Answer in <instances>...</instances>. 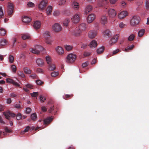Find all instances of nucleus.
<instances>
[{"label":"nucleus","instance_id":"obj_1","mask_svg":"<svg viewBox=\"0 0 149 149\" xmlns=\"http://www.w3.org/2000/svg\"><path fill=\"white\" fill-rule=\"evenodd\" d=\"M86 24H81L79 26L77 30L72 32V34L75 36H79L80 33L86 29Z\"/></svg>","mask_w":149,"mask_h":149},{"label":"nucleus","instance_id":"obj_2","mask_svg":"<svg viewBox=\"0 0 149 149\" xmlns=\"http://www.w3.org/2000/svg\"><path fill=\"white\" fill-rule=\"evenodd\" d=\"M140 21V18L137 15L133 16L130 22V25L132 26H135L137 25Z\"/></svg>","mask_w":149,"mask_h":149},{"label":"nucleus","instance_id":"obj_3","mask_svg":"<svg viewBox=\"0 0 149 149\" xmlns=\"http://www.w3.org/2000/svg\"><path fill=\"white\" fill-rule=\"evenodd\" d=\"M76 58L77 56L75 54L72 53L70 54L66 57V61L68 63H73L75 61Z\"/></svg>","mask_w":149,"mask_h":149},{"label":"nucleus","instance_id":"obj_4","mask_svg":"<svg viewBox=\"0 0 149 149\" xmlns=\"http://www.w3.org/2000/svg\"><path fill=\"white\" fill-rule=\"evenodd\" d=\"M43 49L42 47L40 45H37L35 46L33 48H30V51L32 53L38 54L40 53V52Z\"/></svg>","mask_w":149,"mask_h":149},{"label":"nucleus","instance_id":"obj_5","mask_svg":"<svg viewBox=\"0 0 149 149\" xmlns=\"http://www.w3.org/2000/svg\"><path fill=\"white\" fill-rule=\"evenodd\" d=\"M108 3L107 0H97L96 4L94 7L96 8H98L102 7L103 5H107Z\"/></svg>","mask_w":149,"mask_h":149},{"label":"nucleus","instance_id":"obj_6","mask_svg":"<svg viewBox=\"0 0 149 149\" xmlns=\"http://www.w3.org/2000/svg\"><path fill=\"white\" fill-rule=\"evenodd\" d=\"M48 3L47 0H42L38 4V8L40 10H43L45 9Z\"/></svg>","mask_w":149,"mask_h":149},{"label":"nucleus","instance_id":"obj_7","mask_svg":"<svg viewBox=\"0 0 149 149\" xmlns=\"http://www.w3.org/2000/svg\"><path fill=\"white\" fill-rule=\"evenodd\" d=\"M72 22L74 24L78 23L80 20V14L77 13L74 14L71 18Z\"/></svg>","mask_w":149,"mask_h":149},{"label":"nucleus","instance_id":"obj_8","mask_svg":"<svg viewBox=\"0 0 149 149\" xmlns=\"http://www.w3.org/2000/svg\"><path fill=\"white\" fill-rule=\"evenodd\" d=\"M52 30L55 32H58L61 31L62 28L61 25L58 23H56L52 26Z\"/></svg>","mask_w":149,"mask_h":149},{"label":"nucleus","instance_id":"obj_9","mask_svg":"<svg viewBox=\"0 0 149 149\" xmlns=\"http://www.w3.org/2000/svg\"><path fill=\"white\" fill-rule=\"evenodd\" d=\"M116 14V11L113 8H109L108 10V14L110 18H113L115 17Z\"/></svg>","mask_w":149,"mask_h":149},{"label":"nucleus","instance_id":"obj_10","mask_svg":"<svg viewBox=\"0 0 149 149\" xmlns=\"http://www.w3.org/2000/svg\"><path fill=\"white\" fill-rule=\"evenodd\" d=\"M14 9V7L12 3H8L7 7L8 14V15H11Z\"/></svg>","mask_w":149,"mask_h":149},{"label":"nucleus","instance_id":"obj_11","mask_svg":"<svg viewBox=\"0 0 149 149\" xmlns=\"http://www.w3.org/2000/svg\"><path fill=\"white\" fill-rule=\"evenodd\" d=\"M128 15V12L127 11H122L118 14V18L120 19H122Z\"/></svg>","mask_w":149,"mask_h":149},{"label":"nucleus","instance_id":"obj_12","mask_svg":"<svg viewBox=\"0 0 149 149\" xmlns=\"http://www.w3.org/2000/svg\"><path fill=\"white\" fill-rule=\"evenodd\" d=\"M96 17L95 15L94 14L91 13L87 17V21L88 23H90L92 22L95 19Z\"/></svg>","mask_w":149,"mask_h":149},{"label":"nucleus","instance_id":"obj_13","mask_svg":"<svg viewBox=\"0 0 149 149\" xmlns=\"http://www.w3.org/2000/svg\"><path fill=\"white\" fill-rule=\"evenodd\" d=\"M3 113L6 118L8 120L10 119V117H14L15 116V114L11 113L9 111L6 112H4Z\"/></svg>","mask_w":149,"mask_h":149},{"label":"nucleus","instance_id":"obj_14","mask_svg":"<svg viewBox=\"0 0 149 149\" xmlns=\"http://www.w3.org/2000/svg\"><path fill=\"white\" fill-rule=\"evenodd\" d=\"M97 31L93 30L90 31L88 33V37L91 39L94 38L97 35Z\"/></svg>","mask_w":149,"mask_h":149},{"label":"nucleus","instance_id":"obj_15","mask_svg":"<svg viewBox=\"0 0 149 149\" xmlns=\"http://www.w3.org/2000/svg\"><path fill=\"white\" fill-rule=\"evenodd\" d=\"M108 21L107 16L106 15H103L102 16L100 19V22L103 24L104 25L107 23Z\"/></svg>","mask_w":149,"mask_h":149},{"label":"nucleus","instance_id":"obj_16","mask_svg":"<svg viewBox=\"0 0 149 149\" xmlns=\"http://www.w3.org/2000/svg\"><path fill=\"white\" fill-rule=\"evenodd\" d=\"M36 62L37 65L39 67H42L44 65V62L43 60L41 58H37Z\"/></svg>","mask_w":149,"mask_h":149},{"label":"nucleus","instance_id":"obj_17","mask_svg":"<svg viewBox=\"0 0 149 149\" xmlns=\"http://www.w3.org/2000/svg\"><path fill=\"white\" fill-rule=\"evenodd\" d=\"M71 6L75 10H78L79 8V3L76 1H74L72 2Z\"/></svg>","mask_w":149,"mask_h":149},{"label":"nucleus","instance_id":"obj_18","mask_svg":"<svg viewBox=\"0 0 149 149\" xmlns=\"http://www.w3.org/2000/svg\"><path fill=\"white\" fill-rule=\"evenodd\" d=\"M55 50L57 54L61 55L63 54L64 53V51L63 48L61 47L58 46L55 49Z\"/></svg>","mask_w":149,"mask_h":149},{"label":"nucleus","instance_id":"obj_19","mask_svg":"<svg viewBox=\"0 0 149 149\" xmlns=\"http://www.w3.org/2000/svg\"><path fill=\"white\" fill-rule=\"evenodd\" d=\"M31 19L27 16H24L22 17V21L24 23L26 24H28L30 22Z\"/></svg>","mask_w":149,"mask_h":149},{"label":"nucleus","instance_id":"obj_20","mask_svg":"<svg viewBox=\"0 0 149 149\" xmlns=\"http://www.w3.org/2000/svg\"><path fill=\"white\" fill-rule=\"evenodd\" d=\"M41 25V22L40 21H36L34 23L33 26L35 29H37L40 27Z\"/></svg>","mask_w":149,"mask_h":149},{"label":"nucleus","instance_id":"obj_21","mask_svg":"<svg viewBox=\"0 0 149 149\" xmlns=\"http://www.w3.org/2000/svg\"><path fill=\"white\" fill-rule=\"evenodd\" d=\"M118 34H116L111 39L109 42L110 44H113L115 43L118 40Z\"/></svg>","mask_w":149,"mask_h":149},{"label":"nucleus","instance_id":"obj_22","mask_svg":"<svg viewBox=\"0 0 149 149\" xmlns=\"http://www.w3.org/2000/svg\"><path fill=\"white\" fill-rule=\"evenodd\" d=\"M104 35L105 37L108 38L111 36V33L109 30L107 29L104 31Z\"/></svg>","mask_w":149,"mask_h":149},{"label":"nucleus","instance_id":"obj_23","mask_svg":"<svg viewBox=\"0 0 149 149\" xmlns=\"http://www.w3.org/2000/svg\"><path fill=\"white\" fill-rule=\"evenodd\" d=\"M97 45V43L96 40H93L89 44V46L90 48H93L96 47Z\"/></svg>","mask_w":149,"mask_h":149},{"label":"nucleus","instance_id":"obj_24","mask_svg":"<svg viewBox=\"0 0 149 149\" xmlns=\"http://www.w3.org/2000/svg\"><path fill=\"white\" fill-rule=\"evenodd\" d=\"M42 36L44 39L51 37L50 34V33L48 31H45L42 33Z\"/></svg>","mask_w":149,"mask_h":149},{"label":"nucleus","instance_id":"obj_25","mask_svg":"<svg viewBox=\"0 0 149 149\" xmlns=\"http://www.w3.org/2000/svg\"><path fill=\"white\" fill-rule=\"evenodd\" d=\"M52 7L51 6H48L46 10V13L47 15H50L52 13Z\"/></svg>","mask_w":149,"mask_h":149},{"label":"nucleus","instance_id":"obj_26","mask_svg":"<svg viewBox=\"0 0 149 149\" xmlns=\"http://www.w3.org/2000/svg\"><path fill=\"white\" fill-rule=\"evenodd\" d=\"M93 9V7L91 5H88L86 7L85 9V13L87 14L89 12L91 11Z\"/></svg>","mask_w":149,"mask_h":149},{"label":"nucleus","instance_id":"obj_27","mask_svg":"<svg viewBox=\"0 0 149 149\" xmlns=\"http://www.w3.org/2000/svg\"><path fill=\"white\" fill-rule=\"evenodd\" d=\"M127 6L126 2L124 0H122L120 2V6L122 8H125Z\"/></svg>","mask_w":149,"mask_h":149},{"label":"nucleus","instance_id":"obj_28","mask_svg":"<svg viewBox=\"0 0 149 149\" xmlns=\"http://www.w3.org/2000/svg\"><path fill=\"white\" fill-rule=\"evenodd\" d=\"M53 118L52 116L46 118L44 120V122L45 124H49L52 121Z\"/></svg>","mask_w":149,"mask_h":149},{"label":"nucleus","instance_id":"obj_29","mask_svg":"<svg viewBox=\"0 0 149 149\" xmlns=\"http://www.w3.org/2000/svg\"><path fill=\"white\" fill-rule=\"evenodd\" d=\"M56 67L55 65L52 63L48 64V69L50 70H55Z\"/></svg>","mask_w":149,"mask_h":149},{"label":"nucleus","instance_id":"obj_30","mask_svg":"<svg viewBox=\"0 0 149 149\" xmlns=\"http://www.w3.org/2000/svg\"><path fill=\"white\" fill-rule=\"evenodd\" d=\"M45 41L47 44L51 45L53 42V40L51 39V37H49L45 39Z\"/></svg>","mask_w":149,"mask_h":149},{"label":"nucleus","instance_id":"obj_31","mask_svg":"<svg viewBox=\"0 0 149 149\" xmlns=\"http://www.w3.org/2000/svg\"><path fill=\"white\" fill-rule=\"evenodd\" d=\"M8 43V42L7 40L4 39H3L0 40V46H5Z\"/></svg>","mask_w":149,"mask_h":149},{"label":"nucleus","instance_id":"obj_32","mask_svg":"<svg viewBox=\"0 0 149 149\" xmlns=\"http://www.w3.org/2000/svg\"><path fill=\"white\" fill-rule=\"evenodd\" d=\"M24 72L27 74H30L31 72V70L28 67H25L23 68Z\"/></svg>","mask_w":149,"mask_h":149},{"label":"nucleus","instance_id":"obj_33","mask_svg":"<svg viewBox=\"0 0 149 149\" xmlns=\"http://www.w3.org/2000/svg\"><path fill=\"white\" fill-rule=\"evenodd\" d=\"M21 38L23 40H25L30 38V36L28 33H25L22 35Z\"/></svg>","mask_w":149,"mask_h":149},{"label":"nucleus","instance_id":"obj_34","mask_svg":"<svg viewBox=\"0 0 149 149\" xmlns=\"http://www.w3.org/2000/svg\"><path fill=\"white\" fill-rule=\"evenodd\" d=\"M6 31L5 29L3 28L0 29V36H4L6 34Z\"/></svg>","mask_w":149,"mask_h":149},{"label":"nucleus","instance_id":"obj_35","mask_svg":"<svg viewBox=\"0 0 149 149\" xmlns=\"http://www.w3.org/2000/svg\"><path fill=\"white\" fill-rule=\"evenodd\" d=\"M8 61L10 63H12L14 61V57L13 55H10L8 58Z\"/></svg>","mask_w":149,"mask_h":149},{"label":"nucleus","instance_id":"obj_36","mask_svg":"<svg viewBox=\"0 0 149 149\" xmlns=\"http://www.w3.org/2000/svg\"><path fill=\"white\" fill-rule=\"evenodd\" d=\"M64 47L66 50L70 51L72 49L73 47L72 45H64Z\"/></svg>","mask_w":149,"mask_h":149},{"label":"nucleus","instance_id":"obj_37","mask_svg":"<svg viewBox=\"0 0 149 149\" xmlns=\"http://www.w3.org/2000/svg\"><path fill=\"white\" fill-rule=\"evenodd\" d=\"M145 32L144 29H142L140 30L138 32V35L139 37H141L144 34Z\"/></svg>","mask_w":149,"mask_h":149},{"label":"nucleus","instance_id":"obj_38","mask_svg":"<svg viewBox=\"0 0 149 149\" xmlns=\"http://www.w3.org/2000/svg\"><path fill=\"white\" fill-rule=\"evenodd\" d=\"M104 50V47H101L98 48L97 50V52L98 54H100L102 53Z\"/></svg>","mask_w":149,"mask_h":149},{"label":"nucleus","instance_id":"obj_39","mask_svg":"<svg viewBox=\"0 0 149 149\" xmlns=\"http://www.w3.org/2000/svg\"><path fill=\"white\" fill-rule=\"evenodd\" d=\"M18 76H20L22 78H24L25 77V76L24 73L22 71H19L17 72V73Z\"/></svg>","mask_w":149,"mask_h":149},{"label":"nucleus","instance_id":"obj_40","mask_svg":"<svg viewBox=\"0 0 149 149\" xmlns=\"http://www.w3.org/2000/svg\"><path fill=\"white\" fill-rule=\"evenodd\" d=\"M46 60L47 63L48 64L52 63V59L50 56H47L46 57Z\"/></svg>","mask_w":149,"mask_h":149},{"label":"nucleus","instance_id":"obj_41","mask_svg":"<svg viewBox=\"0 0 149 149\" xmlns=\"http://www.w3.org/2000/svg\"><path fill=\"white\" fill-rule=\"evenodd\" d=\"M3 8L2 6H0V18H2L4 16Z\"/></svg>","mask_w":149,"mask_h":149},{"label":"nucleus","instance_id":"obj_42","mask_svg":"<svg viewBox=\"0 0 149 149\" xmlns=\"http://www.w3.org/2000/svg\"><path fill=\"white\" fill-rule=\"evenodd\" d=\"M145 7L147 10H149V0H145Z\"/></svg>","mask_w":149,"mask_h":149},{"label":"nucleus","instance_id":"obj_43","mask_svg":"<svg viewBox=\"0 0 149 149\" xmlns=\"http://www.w3.org/2000/svg\"><path fill=\"white\" fill-rule=\"evenodd\" d=\"M29 129L30 127L29 126H26L23 131H22L21 132V134L22 135L23 134L25 133L28 132Z\"/></svg>","mask_w":149,"mask_h":149},{"label":"nucleus","instance_id":"obj_44","mask_svg":"<svg viewBox=\"0 0 149 149\" xmlns=\"http://www.w3.org/2000/svg\"><path fill=\"white\" fill-rule=\"evenodd\" d=\"M11 68L12 71L14 73H15L17 71L16 66L14 65H12L11 66Z\"/></svg>","mask_w":149,"mask_h":149},{"label":"nucleus","instance_id":"obj_45","mask_svg":"<svg viewBox=\"0 0 149 149\" xmlns=\"http://www.w3.org/2000/svg\"><path fill=\"white\" fill-rule=\"evenodd\" d=\"M134 47V45H131L130 46H128L126 47L125 49V51L126 52H128L129 50L132 49Z\"/></svg>","mask_w":149,"mask_h":149},{"label":"nucleus","instance_id":"obj_46","mask_svg":"<svg viewBox=\"0 0 149 149\" xmlns=\"http://www.w3.org/2000/svg\"><path fill=\"white\" fill-rule=\"evenodd\" d=\"M11 131L12 130H11L9 129L8 127H6L5 129V132H3V134L4 135H6V133H10Z\"/></svg>","mask_w":149,"mask_h":149},{"label":"nucleus","instance_id":"obj_47","mask_svg":"<svg viewBox=\"0 0 149 149\" xmlns=\"http://www.w3.org/2000/svg\"><path fill=\"white\" fill-rule=\"evenodd\" d=\"M31 118L33 120H35L37 118V115L36 113H34L31 115Z\"/></svg>","mask_w":149,"mask_h":149},{"label":"nucleus","instance_id":"obj_48","mask_svg":"<svg viewBox=\"0 0 149 149\" xmlns=\"http://www.w3.org/2000/svg\"><path fill=\"white\" fill-rule=\"evenodd\" d=\"M25 86L28 88L32 89L33 88V85L32 84L28 83L24 84Z\"/></svg>","mask_w":149,"mask_h":149},{"label":"nucleus","instance_id":"obj_49","mask_svg":"<svg viewBox=\"0 0 149 149\" xmlns=\"http://www.w3.org/2000/svg\"><path fill=\"white\" fill-rule=\"evenodd\" d=\"M46 98L42 95H40L39 97V100L41 102H44L46 100Z\"/></svg>","mask_w":149,"mask_h":149},{"label":"nucleus","instance_id":"obj_50","mask_svg":"<svg viewBox=\"0 0 149 149\" xmlns=\"http://www.w3.org/2000/svg\"><path fill=\"white\" fill-rule=\"evenodd\" d=\"M60 14V12L58 10L55 11L53 13V15L54 16L57 17Z\"/></svg>","mask_w":149,"mask_h":149},{"label":"nucleus","instance_id":"obj_51","mask_svg":"<svg viewBox=\"0 0 149 149\" xmlns=\"http://www.w3.org/2000/svg\"><path fill=\"white\" fill-rule=\"evenodd\" d=\"M58 74L57 72L54 71L51 73V76L52 77H55Z\"/></svg>","mask_w":149,"mask_h":149},{"label":"nucleus","instance_id":"obj_52","mask_svg":"<svg viewBox=\"0 0 149 149\" xmlns=\"http://www.w3.org/2000/svg\"><path fill=\"white\" fill-rule=\"evenodd\" d=\"M14 80L10 78H7L6 79V81L8 83L13 84Z\"/></svg>","mask_w":149,"mask_h":149},{"label":"nucleus","instance_id":"obj_53","mask_svg":"<svg viewBox=\"0 0 149 149\" xmlns=\"http://www.w3.org/2000/svg\"><path fill=\"white\" fill-rule=\"evenodd\" d=\"M28 6L30 7H34L35 6L34 4L31 2L29 1L27 4Z\"/></svg>","mask_w":149,"mask_h":149},{"label":"nucleus","instance_id":"obj_54","mask_svg":"<svg viewBox=\"0 0 149 149\" xmlns=\"http://www.w3.org/2000/svg\"><path fill=\"white\" fill-rule=\"evenodd\" d=\"M31 95L32 97H36L38 96V92H34L31 93Z\"/></svg>","mask_w":149,"mask_h":149},{"label":"nucleus","instance_id":"obj_55","mask_svg":"<svg viewBox=\"0 0 149 149\" xmlns=\"http://www.w3.org/2000/svg\"><path fill=\"white\" fill-rule=\"evenodd\" d=\"M69 22L70 20L69 19H66L64 21L63 24L65 26H67L68 25V23Z\"/></svg>","mask_w":149,"mask_h":149},{"label":"nucleus","instance_id":"obj_56","mask_svg":"<svg viewBox=\"0 0 149 149\" xmlns=\"http://www.w3.org/2000/svg\"><path fill=\"white\" fill-rule=\"evenodd\" d=\"M22 106L20 104H15L14 105V107L17 109H21Z\"/></svg>","mask_w":149,"mask_h":149},{"label":"nucleus","instance_id":"obj_57","mask_svg":"<svg viewBox=\"0 0 149 149\" xmlns=\"http://www.w3.org/2000/svg\"><path fill=\"white\" fill-rule=\"evenodd\" d=\"M22 116L21 114L20 113H18L16 116V118L17 120H19L21 119Z\"/></svg>","mask_w":149,"mask_h":149},{"label":"nucleus","instance_id":"obj_58","mask_svg":"<svg viewBox=\"0 0 149 149\" xmlns=\"http://www.w3.org/2000/svg\"><path fill=\"white\" fill-rule=\"evenodd\" d=\"M134 38V35L132 34L130 35L128 37V39L129 41H131L133 40Z\"/></svg>","mask_w":149,"mask_h":149},{"label":"nucleus","instance_id":"obj_59","mask_svg":"<svg viewBox=\"0 0 149 149\" xmlns=\"http://www.w3.org/2000/svg\"><path fill=\"white\" fill-rule=\"evenodd\" d=\"M126 26V24L123 22H120L119 24V27L121 28H123Z\"/></svg>","mask_w":149,"mask_h":149},{"label":"nucleus","instance_id":"obj_60","mask_svg":"<svg viewBox=\"0 0 149 149\" xmlns=\"http://www.w3.org/2000/svg\"><path fill=\"white\" fill-rule=\"evenodd\" d=\"M36 83L37 84L40 85L43 83V82L41 81L40 80H37L36 81Z\"/></svg>","mask_w":149,"mask_h":149},{"label":"nucleus","instance_id":"obj_61","mask_svg":"<svg viewBox=\"0 0 149 149\" xmlns=\"http://www.w3.org/2000/svg\"><path fill=\"white\" fill-rule=\"evenodd\" d=\"M66 3V0H61L59 2V4L60 5H64Z\"/></svg>","mask_w":149,"mask_h":149},{"label":"nucleus","instance_id":"obj_62","mask_svg":"<svg viewBox=\"0 0 149 149\" xmlns=\"http://www.w3.org/2000/svg\"><path fill=\"white\" fill-rule=\"evenodd\" d=\"M31 111V109L30 108L28 107L26 109V113L29 114Z\"/></svg>","mask_w":149,"mask_h":149},{"label":"nucleus","instance_id":"obj_63","mask_svg":"<svg viewBox=\"0 0 149 149\" xmlns=\"http://www.w3.org/2000/svg\"><path fill=\"white\" fill-rule=\"evenodd\" d=\"M11 102L12 100L10 98H8L6 100V103L7 104H10L11 103Z\"/></svg>","mask_w":149,"mask_h":149},{"label":"nucleus","instance_id":"obj_64","mask_svg":"<svg viewBox=\"0 0 149 149\" xmlns=\"http://www.w3.org/2000/svg\"><path fill=\"white\" fill-rule=\"evenodd\" d=\"M88 64V62L86 61L82 64V66L83 67H85Z\"/></svg>","mask_w":149,"mask_h":149}]
</instances>
